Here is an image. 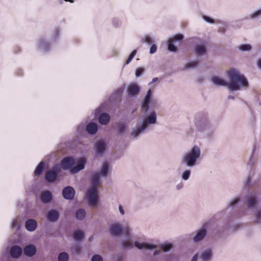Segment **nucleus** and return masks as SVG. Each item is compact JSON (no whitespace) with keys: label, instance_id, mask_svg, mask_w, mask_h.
<instances>
[{"label":"nucleus","instance_id":"1","mask_svg":"<svg viewBox=\"0 0 261 261\" xmlns=\"http://www.w3.org/2000/svg\"><path fill=\"white\" fill-rule=\"evenodd\" d=\"M227 75L229 79V83L216 76H213L212 81L214 84L218 86H227L231 90H239L241 86H248V83L247 79L238 71L233 69H230L227 72Z\"/></svg>","mask_w":261,"mask_h":261},{"label":"nucleus","instance_id":"2","mask_svg":"<svg viewBox=\"0 0 261 261\" xmlns=\"http://www.w3.org/2000/svg\"><path fill=\"white\" fill-rule=\"evenodd\" d=\"M62 166L64 169H71V173H75L82 169H84L85 163V160L84 158H81L78 161L77 164L73 167L74 165V160L73 158L67 157L64 158L62 161Z\"/></svg>","mask_w":261,"mask_h":261},{"label":"nucleus","instance_id":"3","mask_svg":"<svg viewBox=\"0 0 261 261\" xmlns=\"http://www.w3.org/2000/svg\"><path fill=\"white\" fill-rule=\"evenodd\" d=\"M128 230V229H110V233L115 237H121L123 246L125 248H128L132 247L133 244L130 241V236Z\"/></svg>","mask_w":261,"mask_h":261},{"label":"nucleus","instance_id":"4","mask_svg":"<svg viewBox=\"0 0 261 261\" xmlns=\"http://www.w3.org/2000/svg\"><path fill=\"white\" fill-rule=\"evenodd\" d=\"M200 153L198 146H194L191 151L187 153L182 158V162L186 163L188 166L195 165L196 160L199 158Z\"/></svg>","mask_w":261,"mask_h":261},{"label":"nucleus","instance_id":"5","mask_svg":"<svg viewBox=\"0 0 261 261\" xmlns=\"http://www.w3.org/2000/svg\"><path fill=\"white\" fill-rule=\"evenodd\" d=\"M61 169V167L60 164H55L53 166L51 170L46 172L45 174L46 180L49 182H54L56 180L58 174L60 172Z\"/></svg>","mask_w":261,"mask_h":261},{"label":"nucleus","instance_id":"6","mask_svg":"<svg viewBox=\"0 0 261 261\" xmlns=\"http://www.w3.org/2000/svg\"><path fill=\"white\" fill-rule=\"evenodd\" d=\"M87 198L88 203L91 206L96 205L98 200L97 188L96 186H92L88 190L87 194Z\"/></svg>","mask_w":261,"mask_h":261},{"label":"nucleus","instance_id":"7","mask_svg":"<svg viewBox=\"0 0 261 261\" xmlns=\"http://www.w3.org/2000/svg\"><path fill=\"white\" fill-rule=\"evenodd\" d=\"M62 195L65 199L71 200L73 198L75 195L74 189L70 186H67L63 189Z\"/></svg>","mask_w":261,"mask_h":261},{"label":"nucleus","instance_id":"8","mask_svg":"<svg viewBox=\"0 0 261 261\" xmlns=\"http://www.w3.org/2000/svg\"><path fill=\"white\" fill-rule=\"evenodd\" d=\"M22 249L17 245L12 246L10 249V253L12 257L17 258L22 254Z\"/></svg>","mask_w":261,"mask_h":261},{"label":"nucleus","instance_id":"9","mask_svg":"<svg viewBox=\"0 0 261 261\" xmlns=\"http://www.w3.org/2000/svg\"><path fill=\"white\" fill-rule=\"evenodd\" d=\"M212 250L208 248L201 252L200 258L201 261H210L212 258Z\"/></svg>","mask_w":261,"mask_h":261},{"label":"nucleus","instance_id":"10","mask_svg":"<svg viewBox=\"0 0 261 261\" xmlns=\"http://www.w3.org/2000/svg\"><path fill=\"white\" fill-rule=\"evenodd\" d=\"M23 252L26 256L32 257L35 254L36 252V248L33 245H29L24 248Z\"/></svg>","mask_w":261,"mask_h":261},{"label":"nucleus","instance_id":"11","mask_svg":"<svg viewBox=\"0 0 261 261\" xmlns=\"http://www.w3.org/2000/svg\"><path fill=\"white\" fill-rule=\"evenodd\" d=\"M151 96V91L150 89H149L142 104V108L144 110L145 112H147L149 109V103L150 101Z\"/></svg>","mask_w":261,"mask_h":261},{"label":"nucleus","instance_id":"12","mask_svg":"<svg viewBox=\"0 0 261 261\" xmlns=\"http://www.w3.org/2000/svg\"><path fill=\"white\" fill-rule=\"evenodd\" d=\"M95 150L97 154H102L106 149V144L102 140L97 141L95 145Z\"/></svg>","mask_w":261,"mask_h":261},{"label":"nucleus","instance_id":"13","mask_svg":"<svg viewBox=\"0 0 261 261\" xmlns=\"http://www.w3.org/2000/svg\"><path fill=\"white\" fill-rule=\"evenodd\" d=\"M206 229H199L194 237L193 241L196 243L201 241L206 234Z\"/></svg>","mask_w":261,"mask_h":261},{"label":"nucleus","instance_id":"14","mask_svg":"<svg viewBox=\"0 0 261 261\" xmlns=\"http://www.w3.org/2000/svg\"><path fill=\"white\" fill-rule=\"evenodd\" d=\"M135 246L139 249H148L151 250L155 248V245L151 244H148L146 243H140L138 242H135Z\"/></svg>","mask_w":261,"mask_h":261},{"label":"nucleus","instance_id":"15","mask_svg":"<svg viewBox=\"0 0 261 261\" xmlns=\"http://www.w3.org/2000/svg\"><path fill=\"white\" fill-rule=\"evenodd\" d=\"M46 217L48 221L54 222L59 218V213L55 210H51L48 212Z\"/></svg>","mask_w":261,"mask_h":261},{"label":"nucleus","instance_id":"16","mask_svg":"<svg viewBox=\"0 0 261 261\" xmlns=\"http://www.w3.org/2000/svg\"><path fill=\"white\" fill-rule=\"evenodd\" d=\"M110 119V116L108 113H103L99 117V122L102 125H106L109 123Z\"/></svg>","mask_w":261,"mask_h":261},{"label":"nucleus","instance_id":"17","mask_svg":"<svg viewBox=\"0 0 261 261\" xmlns=\"http://www.w3.org/2000/svg\"><path fill=\"white\" fill-rule=\"evenodd\" d=\"M148 125L147 122L144 120L142 125L140 127H137L136 130L132 132V135L134 137H137L141 132H142Z\"/></svg>","mask_w":261,"mask_h":261},{"label":"nucleus","instance_id":"18","mask_svg":"<svg viewBox=\"0 0 261 261\" xmlns=\"http://www.w3.org/2000/svg\"><path fill=\"white\" fill-rule=\"evenodd\" d=\"M86 130L90 134H95L97 130V126L96 124L91 122L86 126Z\"/></svg>","mask_w":261,"mask_h":261},{"label":"nucleus","instance_id":"19","mask_svg":"<svg viewBox=\"0 0 261 261\" xmlns=\"http://www.w3.org/2000/svg\"><path fill=\"white\" fill-rule=\"evenodd\" d=\"M51 199V194L50 192L46 191L41 195V199L44 202H48Z\"/></svg>","mask_w":261,"mask_h":261},{"label":"nucleus","instance_id":"20","mask_svg":"<svg viewBox=\"0 0 261 261\" xmlns=\"http://www.w3.org/2000/svg\"><path fill=\"white\" fill-rule=\"evenodd\" d=\"M25 228H36L37 223L35 220L30 219L25 222Z\"/></svg>","mask_w":261,"mask_h":261},{"label":"nucleus","instance_id":"21","mask_svg":"<svg viewBox=\"0 0 261 261\" xmlns=\"http://www.w3.org/2000/svg\"><path fill=\"white\" fill-rule=\"evenodd\" d=\"M84 237V233L80 229L74 231L72 234V237L75 241H80L82 240Z\"/></svg>","mask_w":261,"mask_h":261},{"label":"nucleus","instance_id":"22","mask_svg":"<svg viewBox=\"0 0 261 261\" xmlns=\"http://www.w3.org/2000/svg\"><path fill=\"white\" fill-rule=\"evenodd\" d=\"M139 91V88L136 85H130L128 88V92L132 95L138 94Z\"/></svg>","mask_w":261,"mask_h":261},{"label":"nucleus","instance_id":"23","mask_svg":"<svg viewBox=\"0 0 261 261\" xmlns=\"http://www.w3.org/2000/svg\"><path fill=\"white\" fill-rule=\"evenodd\" d=\"M44 167V163L43 162H41L39 165L37 166L36 170L34 172V174L35 176H39L42 172L43 170Z\"/></svg>","mask_w":261,"mask_h":261},{"label":"nucleus","instance_id":"24","mask_svg":"<svg viewBox=\"0 0 261 261\" xmlns=\"http://www.w3.org/2000/svg\"><path fill=\"white\" fill-rule=\"evenodd\" d=\"M256 202V198L254 196H248L247 199V204L249 207H253Z\"/></svg>","mask_w":261,"mask_h":261},{"label":"nucleus","instance_id":"25","mask_svg":"<svg viewBox=\"0 0 261 261\" xmlns=\"http://www.w3.org/2000/svg\"><path fill=\"white\" fill-rule=\"evenodd\" d=\"M206 49L203 45H197L195 48V52L198 55H201L205 53Z\"/></svg>","mask_w":261,"mask_h":261},{"label":"nucleus","instance_id":"26","mask_svg":"<svg viewBox=\"0 0 261 261\" xmlns=\"http://www.w3.org/2000/svg\"><path fill=\"white\" fill-rule=\"evenodd\" d=\"M86 212L84 210L79 209L76 211L75 216L77 219L82 220L85 217Z\"/></svg>","mask_w":261,"mask_h":261},{"label":"nucleus","instance_id":"27","mask_svg":"<svg viewBox=\"0 0 261 261\" xmlns=\"http://www.w3.org/2000/svg\"><path fill=\"white\" fill-rule=\"evenodd\" d=\"M99 179V173H96L93 174L91 178V181L92 182V186H96V187L97 188V185L98 184Z\"/></svg>","mask_w":261,"mask_h":261},{"label":"nucleus","instance_id":"28","mask_svg":"<svg viewBox=\"0 0 261 261\" xmlns=\"http://www.w3.org/2000/svg\"><path fill=\"white\" fill-rule=\"evenodd\" d=\"M58 259L59 261H68L69 255L66 252H62L58 255Z\"/></svg>","mask_w":261,"mask_h":261},{"label":"nucleus","instance_id":"29","mask_svg":"<svg viewBox=\"0 0 261 261\" xmlns=\"http://www.w3.org/2000/svg\"><path fill=\"white\" fill-rule=\"evenodd\" d=\"M108 170H109L108 164L107 162L104 163L102 165L101 171H100V174L102 176H106L108 173Z\"/></svg>","mask_w":261,"mask_h":261},{"label":"nucleus","instance_id":"30","mask_svg":"<svg viewBox=\"0 0 261 261\" xmlns=\"http://www.w3.org/2000/svg\"><path fill=\"white\" fill-rule=\"evenodd\" d=\"M71 251L72 254L79 255L81 253V247L79 245H75L71 247Z\"/></svg>","mask_w":261,"mask_h":261},{"label":"nucleus","instance_id":"31","mask_svg":"<svg viewBox=\"0 0 261 261\" xmlns=\"http://www.w3.org/2000/svg\"><path fill=\"white\" fill-rule=\"evenodd\" d=\"M148 123L149 124H153L156 122V116L155 113H152L148 117Z\"/></svg>","mask_w":261,"mask_h":261},{"label":"nucleus","instance_id":"32","mask_svg":"<svg viewBox=\"0 0 261 261\" xmlns=\"http://www.w3.org/2000/svg\"><path fill=\"white\" fill-rule=\"evenodd\" d=\"M173 43V42L171 40L169 39L168 40V49L171 51H175L177 49Z\"/></svg>","mask_w":261,"mask_h":261},{"label":"nucleus","instance_id":"33","mask_svg":"<svg viewBox=\"0 0 261 261\" xmlns=\"http://www.w3.org/2000/svg\"><path fill=\"white\" fill-rule=\"evenodd\" d=\"M239 49L242 51H248L251 49V46L250 44H242L239 46Z\"/></svg>","mask_w":261,"mask_h":261},{"label":"nucleus","instance_id":"34","mask_svg":"<svg viewBox=\"0 0 261 261\" xmlns=\"http://www.w3.org/2000/svg\"><path fill=\"white\" fill-rule=\"evenodd\" d=\"M136 53H137V51L136 50H134L132 52V53L130 54V55H129V57L128 58V59H127V60L126 61V63H125L126 64H128L131 62V61L133 60V59L134 58L135 56L136 55Z\"/></svg>","mask_w":261,"mask_h":261},{"label":"nucleus","instance_id":"35","mask_svg":"<svg viewBox=\"0 0 261 261\" xmlns=\"http://www.w3.org/2000/svg\"><path fill=\"white\" fill-rule=\"evenodd\" d=\"M126 126L123 123L119 124L118 125V133H122L125 131Z\"/></svg>","mask_w":261,"mask_h":261},{"label":"nucleus","instance_id":"36","mask_svg":"<svg viewBox=\"0 0 261 261\" xmlns=\"http://www.w3.org/2000/svg\"><path fill=\"white\" fill-rule=\"evenodd\" d=\"M198 64V61H192L186 65L185 68H189L196 67Z\"/></svg>","mask_w":261,"mask_h":261},{"label":"nucleus","instance_id":"37","mask_svg":"<svg viewBox=\"0 0 261 261\" xmlns=\"http://www.w3.org/2000/svg\"><path fill=\"white\" fill-rule=\"evenodd\" d=\"M172 245L171 244H166L162 246V249L165 252L169 251L172 248Z\"/></svg>","mask_w":261,"mask_h":261},{"label":"nucleus","instance_id":"38","mask_svg":"<svg viewBox=\"0 0 261 261\" xmlns=\"http://www.w3.org/2000/svg\"><path fill=\"white\" fill-rule=\"evenodd\" d=\"M184 38V36L183 35H181V34H177L176 35H175L173 38H172L171 40L173 41V42H174L175 41H179V40H182Z\"/></svg>","mask_w":261,"mask_h":261},{"label":"nucleus","instance_id":"39","mask_svg":"<svg viewBox=\"0 0 261 261\" xmlns=\"http://www.w3.org/2000/svg\"><path fill=\"white\" fill-rule=\"evenodd\" d=\"M12 228H20V225L18 220L15 219L12 221Z\"/></svg>","mask_w":261,"mask_h":261},{"label":"nucleus","instance_id":"40","mask_svg":"<svg viewBox=\"0 0 261 261\" xmlns=\"http://www.w3.org/2000/svg\"><path fill=\"white\" fill-rule=\"evenodd\" d=\"M144 70L142 67L137 68L136 70V75L137 77L140 76L144 72Z\"/></svg>","mask_w":261,"mask_h":261},{"label":"nucleus","instance_id":"41","mask_svg":"<svg viewBox=\"0 0 261 261\" xmlns=\"http://www.w3.org/2000/svg\"><path fill=\"white\" fill-rule=\"evenodd\" d=\"M91 261H102V258L99 255H94L92 257Z\"/></svg>","mask_w":261,"mask_h":261},{"label":"nucleus","instance_id":"42","mask_svg":"<svg viewBox=\"0 0 261 261\" xmlns=\"http://www.w3.org/2000/svg\"><path fill=\"white\" fill-rule=\"evenodd\" d=\"M190 171L189 170L185 171L183 173L182 175V177L184 180H187L190 176Z\"/></svg>","mask_w":261,"mask_h":261},{"label":"nucleus","instance_id":"43","mask_svg":"<svg viewBox=\"0 0 261 261\" xmlns=\"http://www.w3.org/2000/svg\"><path fill=\"white\" fill-rule=\"evenodd\" d=\"M156 50V46L155 44H152L150 49V53L153 54Z\"/></svg>","mask_w":261,"mask_h":261},{"label":"nucleus","instance_id":"44","mask_svg":"<svg viewBox=\"0 0 261 261\" xmlns=\"http://www.w3.org/2000/svg\"><path fill=\"white\" fill-rule=\"evenodd\" d=\"M144 40L145 41L149 44H151L152 43V40L150 37H145Z\"/></svg>","mask_w":261,"mask_h":261},{"label":"nucleus","instance_id":"45","mask_svg":"<svg viewBox=\"0 0 261 261\" xmlns=\"http://www.w3.org/2000/svg\"><path fill=\"white\" fill-rule=\"evenodd\" d=\"M110 228H122L121 225L119 224H114L111 225V227Z\"/></svg>","mask_w":261,"mask_h":261},{"label":"nucleus","instance_id":"46","mask_svg":"<svg viewBox=\"0 0 261 261\" xmlns=\"http://www.w3.org/2000/svg\"><path fill=\"white\" fill-rule=\"evenodd\" d=\"M255 216L258 220L261 219V211H258L255 213Z\"/></svg>","mask_w":261,"mask_h":261},{"label":"nucleus","instance_id":"47","mask_svg":"<svg viewBox=\"0 0 261 261\" xmlns=\"http://www.w3.org/2000/svg\"><path fill=\"white\" fill-rule=\"evenodd\" d=\"M204 19L207 22L210 23H214V21L213 19L211 18L208 17V16H204Z\"/></svg>","mask_w":261,"mask_h":261},{"label":"nucleus","instance_id":"48","mask_svg":"<svg viewBox=\"0 0 261 261\" xmlns=\"http://www.w3.org/2000/svg\"><path fill=\"white\" fill-rule=\"evenodd\" d=\"M239 201V198H236L235 199H234L233 201H232L231 202L230 205L231 206L234 205L235 204L238 203Z\"/></svg>","mask_w":261,"mask_h":261},{"label":"nucleus","instance_id":"49","mask_svg":"<svg viewBox=\"0 0 261 261\" xmlns=\"http://www.w3.org/2000/svg\"><path fill=\"white\" fill-rule=\"evenodd\" d=\"M197 258H198V254H196L195 255H194V256L192 257V259L191 261H197Z\"/></svg>","mask_w":261,"mask_h":261},{"label":"nucleus","instance_id":"50","mask_svg":"<svg viewBox=\"0 0 261 261\" xmlns=\"http://www.w3.org/2000/svg\"><path fill=\"white\" fill-rule=\"evenodd\" d=\"M119 211H120V213H121V214L123 215L124 214V212L122 208V206L121 205H119Z\"/></svg>","mask_w":261,"mask_h":261},{"label":"nucleus","instance_id":"51","mask_svg":"<svg viewBox=\"0 0 261 261\" xmlns=\"http://www.w3.org/2000/svg\"><path fill=\"white\" fill-rule=\"evenodd\" d=\"M260 14H261V9L257 11H256V12H255L254 14V16H258V15H259Z\"/></svg>","mask_w":261,"mask_h":261},{"label":"nucleus","instance_id":"52","mask_svg":"<svg viewBox=\"0 0 261 261\" xmlns=\"http://www.w3.org/2000/svg\"><path fill=\"white\" fill-rule=\"evenodd\" d=\"M258 66L261 68V59H260L257 62Z\"/></svg>","mask_w":261,"mask_h":261},{"label":"nucleus","instance_id":"53","mask_svg":"<svg viewBox=\"0 0 261 261\" xmlns=\"http://www.w3.org/2000/svg\"><path fill=\"white\" fill-rule=\"evenodd\" d=\"M158 78L157 77H154L152 79V83H154L155 82H156L158 81Z\"/></svg>","mask_w":261,"mask_h":261},{"label":"nucleus","instance_id":"54","mask_svg":"<svg viewBox=\"0 0 261 261\" xmlns=\"http://www.w3.org/2000/svg\"><path fill=\"white\" fill-rule=\"evenodd\" d=\"M66 2H69L70 3H73L74 0H64Z\"/></svg>","mask_w":261,"mask_h":261},{"label":"nucleus","instance_id":"55","mask_svg":"<svg viewBox=\"0 0 261 261\" xmlns=\"http://www.w3.org/2000/svg\"><path fill=\"white\" fill-rule=\"evenodd\" d=\"M228 98H232V99H233V96H228Z\"/></svg>","mask_w":261,"mask_h":261},{"label":"nucleus","instance_id":"56","mask_svg":"<svg viewBox=\"0 0 261 261\" xmlns=\"http://www.w3.org/2000/svg\"><path fill=\"white\" fill-rule=\"evenodd\" d=\"M28 230L30 231H33L35 230V229H28Z\"/></svg>","mask_w":261,"mask_h":261},{"label":"nucleus","instance_id":"57","mask_svg":"<svg viewBox=\"0 0 261 261\" xmlns=\"http://www.w3.org/2000/svg\"><path fill=\"white\" fill-rule=\"evenodd\" d=\"M158 253L157 251H155L154 252V254L155 255Z\"/></svg>","mask_w":261,"mask_h":261},{"label":"nucleus","instance_id":"58","mask_svg":"<svg viewBox=\"0 0 261 261\" xmlns=\"http://www.w3.org/2000/svg\"><path fill=\"white\" fill-rule=\"evenodd\" d=\"M201 228L204 229V228H205L203 226Z\"/></svg>","mask_w":261,"mask_h":261},{"label":"nucleus","instance_id":"59","mask_svg":"<svg viewBox=\"0 0 261 261\" xmlns=\"http://www.w3.org/2000/svg\"><path fill=\"white\" fill-rule=\"evenodd\" d=\"M92 237L90 238L89 240H91Z\"/></svg>","mask_w":261,"mask_h":261}]
</instances>
